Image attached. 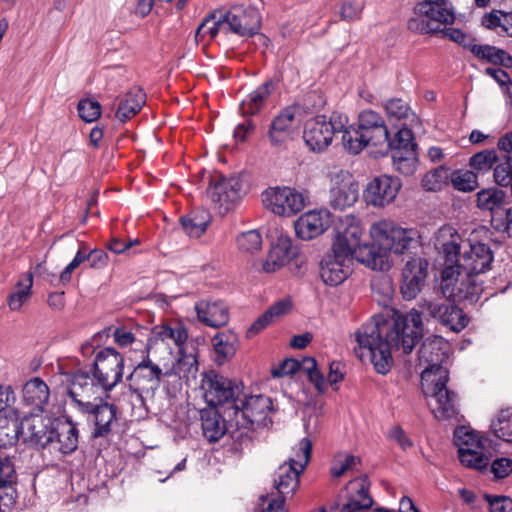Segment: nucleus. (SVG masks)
Masks as SVG:
<instances>
[{"instance_id": "obj_1", "label": "nucleus", "mask_w": 512, "mask_h": 512, "mask_svg": "<svg viewBox=\"0 0 512 512\" xmlns=\"http://www.w3.org/2000/svg\"><path fill=\"white\" fill-rule=\"evenodd\" d=\"M422 313L411 309L396 314L392 319L375 315L355 332V340L361 350H366L375 370L387 374L393 364L392 350L409 354L423 337Z\"/></svg>"}, {"instance_id": "obj_2", "label": "nucleus", "mask_w": 512, "mask_h": 512, "mask_svg": "<svg viewBox=\"0 0 512 512\" xmlns=\"http://www.w3.org/2000/svg\"><path fill=\"white\" fill-rule=\"evenodd\" d=\"M458 240V236L452 237L441 244L439 255L443 269L440 287L446 298L474 304L482 293L476 276L490 270L494 256L485 243H466L461 246Z\"/></svg>"}, {"instance_id": "obj_3", "label": "nucleus", "mask_w": 512, "mask_h": 512, "mask_svg": "<svg viewBox=\"0 0 512 512\" xmlns=\"http://www.w3.org/2000/svg\"><path fill=\"white\" fill-rule=\"evenodd\" d=\"M272 400L265 395H250L242 382L226 383V445L229 451L240 456L251 446L252 432L272 423Z\"/></svg>"}, {"instance_id": "obj_4", "label": "nucleus", "mask_w": 512, "mask_h": 512, "mask_svg": "<svg viewBox=\"0 0 512 512\" xmlns=\"http://www.w3.org/2000/svg\"><path fill=\"white\" fill-rule=\"evenodd\" d=\"M448 342L441 336L427 337L419 349V361L427 366L421 372L423 390L435 400L433 413L437 419L446 420L457 416V395L448 390L449 373L442 366L448 356Z\"/></svg>"}, {"instance_id": "obj_5", "label": "nucleus", "mask_w": 512, "mask_h": 512, "mask_svg": "<svg viewBox=\"0 0 512 512\" xmlns=\"http://www.w3.org/2000/svg\"><path fill=\"white\" fill-rule=\"evenodd\" d=\"M54 426L50 418L40 414L25 416L20 423L18 420L8 427L4 440L0 445H12L22 438L23 442L36 447L45 448L54 442Z\"/></svg>"}, {"instance_id": "obj_6", "label": "nucleus", "mask_w": 512, "mask_h": 512, "mask_svg": "<svg viewBox=\"0 0 512 512\" xmlns=\"http://www.w3.org/2000/svg\"><path fill=\"white\" fill-rule=\"evenodd\" d=\"M348 118L333 112L329 118L318 115L305 124L303 139L313 152H323L332 143L333 137L347 125Z\"/></svg>"}, {"instance_id": "obj_7", "label": "nucleus", "mask_w": 512, "mask_h": 512, "mask_svg": "<svg viewBox=\"0 0 512 512\" xmlns=\"http://www.w3.org/2000/svg\"><path fill=\"white\" fill-rule=\"evenodd\" d=\"M370 235L389 258L390 253L403 254L415 241L416 231L399 227L389 220H381L372 224Z\"/></svg>"}, {"instance_id": "obj_8", "label": "nucleus", "mask_w": 512, "mask_h": 512, "mask_svg": "<svg viewBox=\"0 0 512 512\" xmlns=\"http://www.w3.org/2000/svg\"><path fill=\"white\" fill-rule=\"evenodd\" d=\"M264 207L275 215L290 217L304 209L307 197L295 188L269 187L261 194Z\"/></svg>"}, {"instance_id": "obj_9", "label": "nucleus", "mask_w": 512, "mask_h": 512, "mask_svg": "<svg viewBox=\"0 0 512 512\" xmlns=\"http://www.w3.org/2000/svg\"><path fill=\"white\" fill-rule=\"evenodd\" d=\"M124 363L123 355L111 347H106L96 354L92 372L103 392H110L121 382Z\"/></svg>"}, {"instance_id": "obj_10", "label": "nucleus", "mask_w": 512, "mask_h": 512, "mask_svg": "<svg viewBox=\"0 0 512 512\" xmlns=\"http://www.w3.org/2000/svg\"><path fill=\"white\" fill-rule=\"evenodd\" d=\"M454 441L458 447L460 462L476 470H482L489 464L485 455V441L479 434L466 427H458L454 432Z\"/></svg>"}, {"instance_id": "obj_11", "label": "nucleus", "mask_w": 512, "mask_h": 512, "mask_svg": "<svg viewBox=\"0 0 512 512\" xmlns=\"http://www.w3.org/2000/svg\"><path fill=\"white\" fill-rule=\"evenodd\" d=\"M438 9H433L427 3H417L413 9V15L407 22L410 31L420 34H436L443 32L441 25L452 24L455 17L445 19Z\"/></svg>"}, {"instance_id": "obj_12", "label": "nucleus", "mask_w": 512, "mask_h": 512, "mask_svg": "<svg viewBox=\"0 0 512 512\" xmlns=\"http://www.w3.org/2000/svg\"><path fill=\"white\" fill-rule=\"evenodd\" d=\"M144 353L143 360L137 364L128 376L130 387L138 394L157 389L162 376H165L164 367L154 363L150 358L151 354H148L145 350Z\"/></svg>"}, {"instance_id": "obj_13", "label": "nucleus", "mask_w": 512, "mask_h": 512, "mask_svg": "<svg viewBox=\"0 0 512 512\" xmlns=\"http://www.w3.org/2000/svg\"><path fill=\"white\" fill-rule=\"evenodd\" d=\"M362 228L359 220L351 215L345 216L336 229L331 250L353 259V255L361 245Z\"/></svg>"}, {"instance_id": "obj_14", "label": "nucleus", "mask_w": 512, "mask_h": 512, "mask_svg": "<svg viewBox=\"0 0 512 512\" xmlns=\"http://www.w3.org/2000/svg\"><path fill=\"white\" fill-rule=\"evenodd\" d=\"M420 307L431 318L436 319L442 326L455 333L461 332L469 323L463 310L453 304L424 300Z\"/></svg>"}, {"instance_id": "obj_15", "label": "nucleus", "mask_w": 512, "mask_h": 512, "mask_svg": "<svg viewBox=\"0 0 512 512\" xmlns=\"http://www.w3.org/2000/svg\"><path fill=\"white\" fill-rule=\"evenodd\" d=\"M402 183L397 177L381 175L370 181L364 191V199L373 207H385L397 197Z\"/></svg>"}, {"instance_id": "obj_16", "label": "nucleus", "mask_w": 512, "mask_h": 512, "mask_svg": "<svg viewBox=\"0 0 512 512\" xmlns=\"http://www.w3.org/2000/svg\"><path fill=\"white\" fill-rule=\"evenodd\" d=\"M67 380L69 382L68 395L79 411L83 409L80 402L93 403L97 401V394L100 391L103 392L93 373L77 371L71 374Z\"/></svg>"}, {"instance_id": "obj_17", "label": "nucleus", "mask_w": 512, "mask_h": 512, "mask_svg": "<svg viewBox=\"0 0 512 512\" xmlns=\"http://www.w3.org/2000/svg\"><path fill=\"white\" fill-rule=\"evenodd\" d=\"M345 502L340 512H364L373 506L370 494V481L367 475H361L350 480L345 488Z\"/></svg>"}, {"instance_id": "obj_18", "label": "nucleus", "mask_w": 512, "mask_h": 512, "mask_svg": "<svg viewBox=\"0 0 512 512\" xmlns=\"http://www.w3.org/2000/svg\"><path fill=\"white\" fill-rule=\"evenodd\" d=\"M81 413L88 415V421L94 424L92 436L94 438L106 437L111 432V425L116 419V407L104 402L101 398L93 403H81Z\"/></svg>"}, {"instance_id": "obj_19", "label": "nucleus", "mask_w": 512, "mask_h": 512, "mask_svg": "<svg viewBox=\"0 0 512 512\" xmlns=\"http://www.w3.org/2000/svg\"><path fill=\"white\" fill-rule=\"evenodd\" d=\"M352 260L350 257L329 250L320 261V277L330 286L343 283L351 273Z\"/></svg>"}, {"instance_id": "obj_20", "label": "nucleus", "mask_w": 512, "mask_h": 512, "mask_svg": "<svg viewBox=\"0 0 512 512\" xmlns=\"http://www.w3.org/2000/svg\"><path fill=\"white\" fill-rule=\"evenodd\" d=\"M429 263L425 258L415 257L406 262L402 271L401 293L407 300L416 298L428 276Z\"/></svg>"}, {"instance_id": "obj_21", "label": "nucleus", "mask_w": 512, "mask_h": 512, "mask_svg": "<svg viewBox=\"0 0 512 512\" xmlns=\"http://www.w3.org/2000/svg\"><path fill=\"white\" fill-rule=\"evenodd\" d=\"M359 196L358 184L348 172L341 171L333 179L329 204L335 210H344L355 204Z\"/></svg>"}, {"instance_id": "obj_22", "label": "nucleus", "mask_w": 512, "mask_h": 512, "mask_svg": "<svg viewBox=\"0 0 512 512\" xmlns=\"http://www.w3.org/2000/svg\"><path fill=\"white\" fill-rule=\"evenodd\" d=\"M187 339V330L179 323L174 326L157 325L151 331V335L145 346V351L148 352V354H152L154 350L163 348L170 355L171 348L166 344L167 341H172L180 350Z\"/></svg>"}, {"instance_id": "obj_23", "label": "nucleus", "mask_w": 512, "mask_h": 512, "mask_svg": "<svg viewBox=\"0 0 512 512\" xmlns=\"http://www.w3.org/2000/svg\"><path fill=\"white\" fill-rule=\"evenodd\" d=\"M226 24L231 31L240 36H253L260 28V18L257 11L244 5L232 6L226 12Z\"/></svg>"}, {"instance_id": "obj_24", "label": "nucleus", "mask_w": 512, "mask_h": 512, "mask_svg": "<svg viewBox=\"0 0 512 512\" xmlns=\"http://www.w3.org/2000/svg\"><path fill=\"white\" fill-rule=\"evenodd\" d=\"M329 225L330 213L327 210H311L295 221L294 228L298 238L309 241L324 233Z\"/></svg>"}, {"instance_id": "obj_25", "label": "nucleus", "mask_w": 512, "mask_h": 512, "mask_svg": "<svg viewBox=\"0 0 512 512\" xmlns=\"http://www.w3.org/2000/svg\"><path fill=\"white\" fill-rule=\"evenodd\" d=\"M357 127L371 146L382 147L387 142L388 129L379 113L370 109L362 111Z\"/></svg>"}, {"instance_id": "obj_26", "label": "nucleus", "mask_w": 512, "mask_h": 512, "mask_svg": "<svg viewBox=\"0 0 512 512\" xmlns=\"http://www.w3.org/2000/svg\"><path fill=\"white\" fill-rule=\"evenodd\" d=\"M301 121V107L291 105L284 108L272 121L269 138L273 145L286 142L291 134L293 125Z\"/></svg>"}, {"instance_id": "obj_27", "label": "nucleus", "mask_w": 512, "mask_h": 512, "mask_svg": "<svg viewBox=\"0 0 512 512\" xmlns=\"http://www.w3.org/2000/svg\"><path fill=\"white\" fill-rule=\"evenodd\" d=\"M507 195L501 189L487 188L482 189L477 193V206L481 210H487L491 213V225L495 229V218L499 216L504 217L508 208Z\"/></svg>"}, {"instance_id": "obj_28", "label": "nucleus", "mask_w": 512, "mask_h": 512, "mask_svg": "<svg viewBox=\"0 0 512 512\" xmlns=\"http://www.w3.org/2000/svg\"><path fill=\"white\" fill-rule=\"evenodd\" d=\"M294 256L292 240L289 236L281 234L276 243L272 245L266 260L262 264V270L273 273L283 267Z\"/></svg>"}, {"instance_id": "obj_29", "label": "nucleus", "mask_w": 512, "mask_h": 512, "mask_svg": "<svg viewBox=\"0 0 512 512\" xmlns=\"http://www.w3.org/2000/svg\"><path fill=\"white\" fill-rule=\"evenodd\" d=\"M304 471L283 463L273 475V486L283 498L292 497L299 488V477Z\"/></svg>"}, {"instance_id": "obj_30", "label": "nucleus", "mask_w": 512, "mask_h": 512, "mask_svg": "<svg viewBox=\"0 0 512 512\" xmlns=\"http://www.w3.org/2000/svg\"><path fill=\"white\" fill-rule=\"evenodd\" d=\"M54 442L50 446L62 454H70L78 447V429L76 424L67 420L57 423L53 429Z\"/></svg>"}, {"instance_id": "obj_31", "label": "nucleus", "mask_w": 512, "mask_h": 512, "mask_svg": "<svg viewBox=\"0 0 512 512\" xmlns=\"http://www.w3.org/2000/svg\"><path fill=\"white\" fill-rule=\"evenodd\" d=\"M15 401L16 396L12 387L0 385V441L4 440L8 427L19 420L18 410L13 407Z\"/></svg>"}, {"instance_id": "obj_32", "label": "nucleus", "mask_w": 512, "mask_h": 512, "mask_svg": "<svg viewBox=\"0 0 512 512\" xmlns=\"http://www.w3.org/2000/svg\"><path fill=\"white\" fill-rule=\"evenodd\" d=\"M49 396V387L39 377L27 381L22 389L23 401L39 412H43L45 405L48 403Z\"/></svg>"}, {"instance_id": "obj_33", "label": "nucleus", "mask_w": 512, "mask_h": 512, "mask_svg": "<svg viewBox=\"0 0 512 512\" xmlns=\"http://www.w3.org/2000/svg\"><path fill=\"white\" fill-rule=\"evenodd\" d=\"M354 258L373 270L383 271L390 267L387 255L374 241L372 244L360 245L353 255Z\"/></svg>"}, {"instance_id": "obj_34", "label": "nucleus", "mask_w": 512, "mask_h": 512, "mask_svg": "<svg viewBox=\"0 0 512 512\" xmlns=\"http://www.w3.org/2000/svg\"><path fill=\"white\" fill-rule=\"evenodd\" d=\"M164 375L167 377L177 376L185 380L187 383L190 380H195L198 373V362L193 354H186L183 349H180L178 360L169 366L163 363Z\"/></svg>"}, {"instance_id": "obj_35", "label": "nucleus", "mask_w": 512, "mask_h": 512, "mask_svg": "<svg viewBox=\"0 0 512 512\" xmlns=\"http://www.w3.org/2000/svg\"><path fill=\"white\" fill-rule=\"evenodd\" d=\"M276 82L267 80L252 91L240 104L243 115H254L266 104L272 92L276 89Z\"/></svg>"}, {"instance_id": "obj_36", "label": "nucleus", "mask_w": 512, "mask_h": 512, "mask_svg": "<svg viewBox=\"0 0 512 512\" xmlns=\"http://www.w3.org/2000/svg\"><path fill=\"white\" fill-rule=\"evenodd\" d=\"M201 390L209 407H218L224 403V382L216 372L208 371L203 374Z\"/></svg>"}, {"instance_id": "obj_37", "label": "nucleus", "mask_w": 512, "mask_h": 512, "mask_svg": "<svg viewBox=\"0 0 512 512\" xmlns=\"http://www.w3.org/2000/svg\"><path fill=\"white\" fill-rule=\"evenodd\" d=\"M204 437L211 443L224 436V422L217 407H208L200 411Z\"/></svg>"}, {"instance_id": "obj_38", "label": "nucleus", "mask_w": 512, "mask_h": 512, "mask_svg": "<svg viewBox=\"0 0 512 512\" xmlns=\"http://www.w3.org/2000/svg\"><path fill=\"white\" fill-rule=\"evenodd\" d=\"M384 109L391 123L401 122L402 126H412L413 123L418 122L416 114L412 112L410 106L401 98L388 100Z\"/></svg>"}, {"instance_id": "obj_39", "label": "nucleus", "mask_w": 512, "mask_h": 512, "mask_svg": "<svg viewBox=\"0 0 512 512\" xmlns=\"http://www.w3.org/2000/svg\"><path fill=\"white\" fill-rule=\"evenodd\" d=\"M246 193L247 183L243 173H233L226 178V212L235 210Z\"/></svg>"}, {"instance_id": "obj_40", "label": "nucleus", "mask_w": 512, "mask_h": 512, "mask_svg": "<svg viewBox=\"0 0 512 512\" xmlns=\"http://www.w3.org/2000/svg\"><path fill=\"white\" fill-rule=\"evenodd\" d=\"M144 103L145 95L140 89L130 91L121 100L115 116L121 122H126L141 110Z\"/></svg>"}, {"instance_id": "obj_41", "label": "nucleus", "mask_w": 512, "mask_h": 512, "mask_svg": "<svg viewBox=\"0 0 512 512\" xmlns=\"http://www.w3.org/2000/svg\"><path fill=\"white\" fill-rule=\"evenodd\" d=\"M211 221V215L206 210L193 211L189 215L180 218V224L184 232L190 237H200Z\"/></svg>"}, {"instance_id": "obj_42", "label": "nucleus", "mask_w": 512, "mask_h": 512, "mask_svg": "<svg viewBox=\"0 0 512 512\" xmlns=\"http://www.w3.org/2000/svg\"><path fill=\"white\" fill-rule=\"evenodd\" d=\"M417 145L414 142V135L412 133L411 128L407 126H403L398 129V131L394 134L393 138L387 135V142L380 147V152L385 153L388 150L391 152H405L406 150L415 149Z\"/></svg>"}, {"instance_id": "obj_43", "label": "nucleus", "mask_w": 512, "mask_h": 512, "mask_svg": "<svg viewBox=\"0 0 512 512\" xmlns=\"http://www.w3.org/2000/svg\"><path fill=\"white\" fill-rule=\"evenodd\" d=\"M198 319L207 326L220 328L224 325V306L221 302L196 306Z\"/></svg>"}, {"instance_id": "obj_44", "label": "nucleus", "mask_w": 512, "mask_h": 512, "mask_svg": "<svg viewBox=\"0 0 512 512\" xmlns=\"http://www.w3.org/2000/svg\"><path fill=\"white\" fill-rule=\"evenodd\" d=\"M32 286V273H26L19 278L16 284V291L8 298V306L12 311H19L23 304L29 300Z\"/></svg>"}, {"instance_id": "obj_45", "label": "nucleus", "mask_w": 512, "mask_h": 512, "mask_svg": "<svg viewBox=\"0 0 512 512\" xmlns=\"http://www.w3.org/2000/svg\"><path fill=\"white\" fill-rule=\"evenodd\" d=\"M223 25L224 12L222 10H215L199 25L195 32V40L197 42L203 41L207 36L210 39H213L216 35H218Z\"/></svg>"}, {"instance_id": "obj_46", "label": "nucleus", "mask_w": 512, "mask_h": 512, "mask_svg": "<svg viewBox=\"0 0 512 512\" xmlns=\"http://www.w3.org/2000/svg\"><path fill=\"white\" fill-rule=\"evenodd\" d=\"M312 453V442L309 438H302L291 451L290 456L284 463L296 467L300 471H305Z\"/></svg>"}, {"instance_id": "obj_47", "label": "nucleus", "mask_w": 512, "mask_h": 512, "mask_svg": "<svg viewBox=\"0 0 512 512\" xmlns=\"http://www.w3.org/2000/svg\"><path fill=\"white\" fill-rule=\"evenodd\" d=\"M342 144L346 151L351 154L360 153L366 146H371L365 135L360 132L358 127H344L342 131Z\"/></svg>"}, {"instance_id": "obj_48", "label": "nucleus", "mask_w": 512, "mask_h": 512, "mask_svg": "<svg viewBox=\"0 0 512 512\" xmlns=\"http://www.w3.org/2000/svg\"><path fill=\"white\" fill-rule=\"evenodd\" d=\"M471 52L478 58L506 67L512 65V57L504 50L489 45H472Z\"/></svg>"}, {"instance_id": "obj_49", "label": "nucleus", "mask_w": 512, "mask_h": 512, "mask_svg": "<svg viewBox=\"0 0 512 512\" xmlns=\"http://www.w3.org/2000/svg\"><path fill=\"white\" fill-rule=\"evenodd\" d=\"M451 179V170L445 166H439L424 175L422 186L427 191H438L448 185Z\"/></svg>"}, {"instance_id": "obj_50", "label": "nucleus", "mask_w": 512, "mask_h": 512, "mask_svg": "<svg viewBox=\"0 0 512 512\" xmlns=\"http://www.w3.org/2000/svg\"><path fill=\"white\" fill-rule=\"evenodd\" d=\"M361 459L357 456L340 453L335 456L330 467V473L333 477L339 478L348 472L359 470Z\"/></svg>"}, {"instance_id": "obj_51", "label": "nucleus", "mask_w": 512, "mask_h": 512, "mask_svg": "<svg viewBox=\"0 0 512 512\" xmlns=\"http://www.w3.org/2000/svg\"><path fill=\"white\" fill-rule=\"evenodd\" d=\"M392 161L395 169L399 173L405 176H410L417 169V151L415 149H410L405 152H393Z\"/></svg>"}, {"instance_id": "obj_52", "label": "nucleus", "mask_w": 512, "mask_h": 512, "mask_svg": "<svg viewBox=\"0 0 512 512\" xmlns=\"http://www.w3.org/2000/svg\"><path fill=\"white\" fill-rule=\"evenodd\" d=\"M450 183L453 188L461 192H472L478 188V176L472 170L451 171Z\"/></svg>"}, {"instance_id": "obj_53", "label": "nucleus", "mask_w": 512, "mask_h": 512, "mask_svg": "<svg viewBox=\"0 0 512 512\" xmlns=\"http://www.w3.org/2000/svg\"><path fill=\"white\" fill-rule=\"evenodd\" d=\"M498 160L497 153L494 149H485L475 153L469 159V166L476 174L486 173L496 164Z\"/></svg>"}, {"instance_id": "obj_54", "label": "nucleus", "mask_w": 512, "mask_h": 512, "mask_svg": "<svg viewBox=\"0 0 512 512\" xmlns=\"http://www.w3.org/2000/svg\"><path fill=\"white\" fill-rule=\"evenodd\" d=\"M492 429L496 437L506 442H512V409L501 410Z\"/></svg>"}, {"instance_id": "obj_55", "label": "nucleus", "mask_w": 512, "mask_h": 512, "mask_svg": "<svg viewBox=\"0 0 512 512\" xmlns=\"http://www.w3.org/2000/svg\"><path fill=\"white\" fill-rule=\"evenodd\" d=\"M236 243L239 250L252 254L261 249L262 235L258 230H250L240 234Z\"/></svg>"}, {"instance_id": "obj_56", "label": "nucleus", "mask_w": 512, "mask_h": 512, "mask_svg": "<svg viewBox=\"0 0 512 512\" xmlns=\"http://www.w3.org/2000/svg\"><path fill=\"white\" fill-rule=\"evenodd\" d=\"M224 194V176L219 173L218 175L211 177L209 180V186L206 190L207 199L213 205L215 210L220 211L222 208L221 198Z\"/></svg>"}, {"instance_id": "obj_57", "label": "nucleus", "mask_w": 512, "mask_h": 512, "mask_svg": "<svg viewBox=\"0 0 512 512\" xmlns=\"http://www.w3.org/2000/svg\"><path fill=\"white\" fill-rule=\"evenodd\" d=\"M88 261L87 252H85L82 248L78 249L73 260L64 268V270L60 273L59 276H52L53 280H57L58 283H61L62 286H66L71 282L73 271L80 266L83 262Z\"/></svg>"}, {"instance_id": "obj_58", "label": "nucleus", "mask_w": 512, "mask_h": 512, "mask_svg": "<svg viewBox=\"0 0 512 512\" xmlns=\"http://www.w3.org/2000/svg\"><path fill=\"white\" fill-rule=\"evenodd\" d=\"M495 182L502 187L512 184V157L506 156L494 168L493 172Z\"/></svg>"}, {"instance_id": "obj_59", "label": "nucleus", "mask_w": 512, "mask_h": 512, "mask_svg": "<svg viewBox=\"0 0 512 512\" xmlns=\"http://www.w3.org/2000/svg\"><path fill=\"white\" fill-rule=\"evenodd\" d=\"M78 113L85 122H93L101 115V105L91 99L81 100L78 104Z\"/></svg>"}, {"instance_id": "obj_60", "label": "nucleus", "mask_w": 512, "mask_h": 512, "mask_svg": "<svg viewBox=\"0 0 512 512\" xmlns=\"http://www.w3.org/2000/svg\"><path fill=\"white\" fill-rule=\"evenodd\" d=\"M364 4L359 0H346L340 7V17L344 21H354L360 18Z\"/></svg>"}, {"instance_id": "obj_61", "label": "nucleus", "mask_w": 512, "mask_h": 512, "mask_svg": "<svg viewBox=\"0 0 512 512\" xmlns=\"http://www.w3.org/2000/svg\"><path fill=\"white\" fill-rule=\"evenodd\" d=\"M16 472L9 455L0 449V483H15Z\"/></svg>"}, {"instance_id": "obj_62", "label": "nucleus", "mask_w": 512, "mask_h": 512, "mask_svg": "<svg viewBox=\"0 0 512 512\" xmlns=\"http://www.w3.org/2000/svg\"><path fill=\"white\" fill-rule=\"evenodd\" d=\"M15 483H0V512H7L16 502Z\"/></svg>"}, {"instance_id": "obj_63", "label": "nucleus", "mask_w": 512, "mask_h": 512, "mask_svg": "<svg viewBox=\"0 0 512 512\" xmlns=\"http://www.w3.org/2000/svg\"><path fill=\"white\" fill-rule=\"evenodd\" d=\"M490 512H512V499L504 495H484Z\"/></svg>"}, {"instance_id": "obj_64", "label": "nucleus", "mask_w": 512, "mask_h": 512, "mask_svg": "<svg viewBox=\"0 0 512 512\" xmlns=\"http://www.w3.org/2000/svg\"><path fill=\"white\" fill-rule=\"evenodd\" d=\"M292 308V302L289 298L281 299L269 307L265 313L270 320L274 322L276 319L286 315Z\"/></svg>"}]
</instances>
